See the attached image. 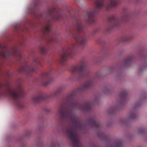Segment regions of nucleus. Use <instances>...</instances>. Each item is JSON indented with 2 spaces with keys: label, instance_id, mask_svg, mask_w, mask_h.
<instances>
[{
  "label": "nucleus",
  "instance_id": "nucleus-11",
  "mask_svg": "<svg viewBox=\"0 0 147 147\" xmlns=\"http://www.w3.org/2000/svg\"><path fill=\"white\" fill-rule=\"evenodd\" d=\"M81 43H82V41H81Z\"/></svg>",
  "mask_w": 147,
  "mask_h": 147
},
{
  "label": "nucleus",
  "instance_id": "nucleus-8",
  "mask_svg": "<svg viewBox=\"0 0 147 147\" xmlns=\"http://www.w3.org/2000/svg\"><path fill=\"white\" fill-rule=\"evenodd\" d=\"M71 140L73 142H74L75 141H76L77 140V139L76 136H71Z\"/></svg>",
  "mask_w": 147,
  "mask_h": 147
},
{
  "label": "nucleus",
  "instance_id": "nucleus-10",
  "mask_svg": "<svg viewBox=\"0 0 147 147\" xmlns=\"http://www.w3.org/2000/svg\"><path fill=\"white\" fill-rule=\"evenodd\" d=\"M65 56L64 55H63L62 56V57H61V58H62V59H63V60H64L65 59Z\"/></svg>",
  "mask_w": 147,
  "mask_h": 147
},
{
  "label": "nucleus",
  "instance_id": "nucleus-3",
  "mask_svg": "<svg viewBox=\"0 0 147 147\" xmlns=\"http://www.w3.org/2000/svg\"><path fill=\"white\" fill-rule=\"evenodd\" d=\"M82 67L81 66H75L72 69V72L75 73L77 71H79L82 69Z\"/></svg>",
  "mask_w": 147,
  "mask_h": 147
},
{
  "label": "nucleus",
  "instance_id": "nucleus-2",
  "mask_svg": "<svg viewBox=\"0 0 147 147\" xmlns=\"http://www.w3.org/2000/svg\"><path fill=\"white\" fill-rule=\"evenodd\" d=\"M104 4L102 1L99 0L97 1L96 3V8L100 9L103 6Z\"/></svg>",
  "mask_w": 147,
  "mask_h": 147
},
{
  "label": "nucleus",
  "instance_id": "nucleus-7",
  "mask_svg": "<svg viewBox=\"0 0 147 147\" xmlns=\"http://www.w3.org/2000/svg\"><path fill=\"white\" fill-rule=\"evenodd\" d=\"M49 26L48 25L45 26L43 30V31L44 32H48L49 31Z\"/></svg>",
  "mask_w": 147,
  "mask_h": 147
},
{
  "label": "nucleus",
  "instance_id": "nucleus-9",
  "mask_svg": "<svg viewBox=\"0 0 147 147\" xmlns=\"http://www.w3.org/2000/svg\"><path fill=\"white\" fill-rule=\"evenodd\" d=\"M45 50V48L43 47H42L40 48L41 51L42 53H44V51Z\"/></svg>",
  "mask_w": 147,
  "mask_h": 147
},
{
  "label": "nucleus",
  "instance_id": "nucleus-1",
  "mask_svg": "<svg viewBox=\"0 0 147 147\" xmlns=\"http://www.w3.org/2000/svg\"><path fill=\"white\" fill-rule=\"evenodd\" d=\"M18 91L17 93H16L13 91H11L10 92L11 94L15 98H16L18 94H20L22 92V90L21 86H20L18 88Z\"/></svg>",
  "mask_w": 147,
  "mask_h": 147
},
{
  "label": "nucleus",
  "instance_id": "nucleus-4",
  "mask_svg": "<svg viewBox=\"0 0 147 147\" xmlns=\"http://www.w3.org/2000/svg\"><path fill=\"white\" fill-rule=\"evenodd\" d=\"M117 4L116 0H112L109 4V6L111 7H114Z\"/></svg>",
  "mask_w": 147,
  "mask_h": 147
},
{
  "label": "nucleus",
  "instance_id": "nucleus-6",
  "mask_svg": "<svg viewBox=\"0 0 147 147\" xmlns=\"http://www.w3.org/2000/svg\"><path fill=\"white\" fill-rule=\"evenodd\" d=\"M42 97L41 96L36 97L33 98V100L34 102H36L38 100H42Z\"/></svg>",
  "mask_w": 147,
  "mask_h": 147
},
{
  "label": "nucleus",
  "instance_id": "nucleus-5",
  "mask_svg": "<svg viewBox=\"0 0 147 147\" xmlns=\"http://www.w3.org/2000/svg\"><path fill=\"white\" fill-rule=\"evenodd\" d=\"M95 10H93L90 12H88L86 13V17H92L94 15V13L95 12Z\"/></svg>",
  "mask_w": 147,
  "mask_h": 147
}]
</instances>
